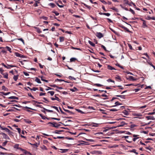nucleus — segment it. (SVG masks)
I'll use <instances>...</instances> for the list:
<instances>
[{
    "label": "nucleus",
    "mask_w": 155,
    "mask_h": 155,
    "mask_svg": "<svg viewBox=\"0 0 155 155\" xmlns=\"http://www.w3.org/2000/svg\"><path fill=\"white\" fill-rule=\"evenodd\" d=\"M14 148H17L18 149L22 151L23 150V149H22V148H19V144H15L14 146Z\"/></svg>",
    "instance_id": "11"
},
{
    "label": "nucleus",
    "mask_w": 155,
    "mask_h": 155,
    "mask_svg": "<svg viewBox=\"0 0 155 155\" xmlns=\"http://www.w3.org/2000/svg\"><path fill=\"white\" fill-rule=\"evenodd\" d=\"M0 93L3 94V95H7L8 94H9L10 93V92H8L7 93H5L3 92H1Z\"/></svg>",
    "instance_id": "31"
},
{
    "label": "nucleus",
    "mask_w": 155,
    "mask_h": 155,
    "mask_svg": "<svg viewBox=\"0 0 155 155\" xmlns=\"http://www.w3.org/2000/svg\"><path fill=\"white\" fill-rule=\"evenodd\" d=\"M111 9L117 12H118L119 11L118 9L115 7H113Z\"/></svg>",
    "instance_id": "29"
},
{
    "label": "nucleus",
    "mask_w": 155,
    "mask_h": 155,
    "mask_svg": "<svg viewBox=\"0 0 155 155\" xmlns=\"http://www.w3.org/2000/svg\"><path fill=\"white\" fill-rule=\"evenodd\" d=\"M89 43L93 47H94L95 46V45L93 43L92 41H88Z\"/></svg>",
    "instance_id": "27"
},
{
    "label": "nucleus",
    "mask_w": 155,
    "mask_h": 155,
    "mask_svg": "<svg viewBox=\"0 0 155 155\" xmlns=\"http://www.w3.org/2000/svg\"><path fill=\"white\" fill-rule=\"evenodd\" d=\"M129 11L131 12L134 15L135 14V13L134 11L131 8H130Z\"/></svg>",
    "instance_id": "52"
},
{
    "label": "nucleus",
    "mask_w": 155,
    "mask_h": 155,
    "mask_svg": "<svg viewBox=\"0 0 155 155\" xmlns=\"http://www.w3.org/2000/svg\"><path fill=\"white\" fill-rule=\"evenodd\" d=\"M101 47L103 48V49H104L105 51H107V50L106 49V47L104 46L103 45H101Z\"/></svg>",
    "instance_id": "53"
},
{
    "label": "nucleus",
    "mask_w": 155,
    "mask_h": 155,
    "mask_svg": "<svg viewBox=\"0 0 155 155\" xmlns=\"http://www.w3.org/2000/svg\"><path fill=\"white\" fill-rule=\"evenodd\" d=\"M107 81L108 82H113V83H114V81L111 79H108L107 80Z\"/></svg>",
    "instance_id": "62"
},
{
    "label": "nucleus",
    "mask_w": 155,
    "mask_h": 155,
    "mask_svg": "<svg viewBox=\"0 0 155 155\" xmlns=\"http://www.w3.org/2000/svg\"><path fill=\"white\" fill-rule=\"evenodd\" d=\"M55 81H59V82H61L63 81H64V80H62V79H56L55 80Z\"/></svg>",
    "instance_id": "46"
},
{
    "label": "nucleus",
    "mask_w": 155,
    "mask_h": 155,
    "mask_svg": "<svg viewBox=\"0 0 155 155\" xmlns=\"http://www.w3.org/2000/svg\"><path fill=\"white\" fill-rule=\"evenodd\" d=\"M24 120L25 122L27 123L30 124L31 123V121L28 119H25Z\"/></svg>",
    "instance_id": "15"
},
{
    "label": "nucleus",
    "mask_w": 155,
    "mask_h": 155,
    "mask_svg": "<svg viewBox=\"0 0 155 155\" xmlns=\"http://www.w3.org/2000/svg\"><path fill=\"white\" fill-rule=\"evenodd\" d=\"M8 135H9V136H10L11 137V136H13V135H12V134L13 133V132L10 131V132H8Z\"/></svg>",
    "instance_id": "57"
},
{
    "label": "nucleus",
    "mask_w": 155,
    "mask_h": 155,
    "mask_svg": "<svg viewBox=\"0 0 155 155\" xmlns=\"http://www.w3.org/2000/svg\"><path fill=\"white\" fill-rule=\"evenodd\" d=\"M130 152L134 153L137 154H138V153L136 152V150L135 149H134L130 151Z\"/></svg>",
    "instance_id": "37"
},
{
    "label": "nucleus",
    "mask_w": 155,
    "mask_h": 155,
    "mask_svg": "<svg viewBox=\"0 0 155 155\" xmlns=\"http://www.w3.org/2000/svg\"><path fill=\"white\" fill-rule=\"evenodd\" d=\"M82 4H83L84 6H85L86 7L89 9V10L91 9V7L90 6L86 5V4H85L84 3H82Z\"/></svg>",
    "instance_id": "28"
},
{
    "label": "nucleus",
    "mask_w": 155,
    "mask_h": 155,
    "mask_svg": "<svg viewBox=\"0 0 155 155\" xmlns=\"http://www.w3.org/2000/svg\"><path fill=\"white\" fill-rule=\"evenodd\" d=\"M115 104V105L113 106V107H115L117 105H121L122 104L121 103H120L118 101L116 102Z\"/></svg>",
    "instance_id": "23"
},
{
    "label": "nucleus",
    "mask_w": 155,
    "mask_h": 155,
    "mask_svg": "<svg viewBox=\"0 0 155 155\" xmlns=\"http://www.w3.org/2000/svg\"><path fill=\"white\" fill-rule=\"evenodd\" d=\"M18 75H15L13 77V79L14 80L16 81L18 79Z\"/></svg>",
    "instance_id": "30"
},
{
    "label": "nucleus",
    "mask_w": 155,
    "mask_h": 155,
    "mask_svg": "<svg viewBox=\"0 0 155 155\" xmlns=\"http://www.w3.org/2000/svg\"><path fill=\"white\" fill-rule=\"evenodd\" d=\"M35 81L37 82L38 83L41 84V82L40 81V80L37 77H36L35 80Z\"/></svg>",
    "instance_id": "16"
},
{
    "label": "nucleus",
    "mask_w": 155,
    "mask_h": 155,
    "mask_svg": "<svg viewBox=\"0 0 155 155\" xmlns=\"http://www.w3.org/2000/svg\"><path fill=\"white\" fill-rule=\"evenodd\" d=\"M119 87V89H124V87H122L121 86H120V85H118V86H113V87Z\"/></svg>",
    "instance_id": "38"
},
{
    "label": "nucleus",
    "mask_w": 155,
    "mask_h": 155,
    "mask_svg": "<svg viewBox=\"0 0 155 155\" xmlns=\"http://www.w3.org/2000/svg\"><path fill=\"white\" fill-rule=\"evenodd\" d=\"M132 139H130L129 138H128V140H126V141L128 143H131L132 142Z\"/></svg>",
    "instance_id": "47"
},
{
    "label": "nucleus",
    "mask_w": 155,
    "mask_h": 155,
    "mask_svg": "<svg viewBox=\"0 0 155 155\" xmlns=\"http://www.w3.org/2000/svg\"><path fill=\"white\" fill-rule=\"evenodd\" d=\"M68 78L70 79V80H76V79L75 78H74V77H72L71 76H69V77H68Z\"/></svg>",
    "instance_id": "40"
},
{
    "label": "nucleus",
    "mask_w": 155,
    "mask_h": 155,
    "mask_svg": "<svg viewBox=\"0 0 155 155\" xmlns=\"http://www.w3.org/2000/svg\"><path fill=\"white\" fill-rule=\"evenodd\" d=\"M2 90H4L5 91H6L7 90V88L5 87L4 86H3L2 87Z\"/></svg>",
    "instance_id": "48"
},
{
    "label": "nucleus",
    "mask_w": 155,
    "mask_h": 155,
    "mask_svg": "<svg viewBox=\"0 0 155 155\" xmlns=\"http://www.w3.org/2000/svg\"><path fill=\"white\" fill-rule=\"evenodd\" d=\"M126 124L124 122H122L120 123V127H122L125 124Z\"/></svg>",
    "instance_id": "49"
},
{
    "label": "nucleus",
    "mask_w": 155,
    "mask_h": 155,
    "mask_svg": "<svg viewBox=\"0 0 155 155\" xmlns=\"http://www.w3.org/2000/svg\"><path fill=\"white\" fill-rule=\"evenodd\" d=\"M40 147L43 150H47V147H46L44 145H43L42 146H41Z\"/></svg>",
    "instance_id": "24"
},
{
    "label": "nucleus",
    "mask_w": 155,
    "mask_h": 155,
    "mask_svg": "<svg viewBox=\"0 0 155 155\" xmlns=\"http://www.w3.org/2000/svg\"><path fill=\"white\" fill-rule=\"evenodd\" d=\"M107 68L110 70H116L114 68L112 67L110 65H108L107 66Z\"/></svg>",
    "instance_id": "14"
},
{
    "label": "nucleus",
    "mask_w": 155,
    "mask_h": 155,
    "mask_svg": "<svg viewBox=\"0 0 155 155\" xmlns=\"http://www.w3.org/2000/svg\"><path fill=\"white\" fill-rule=\"evenodd\" d=\"M48 93H50L51 96H53L54 94V92L53 91H49L48 92Z\"/></svg>",
    "instance_id": "43"
},
{
    "label": "nucleus",
    "mask_w": 155,
    "mask_h": 155,
    "mask_svg": "<svg viewBox=\"0 0 155 155\" xmlns=\"http://www.w3.org/2000/svg\"><path fill=\"white\" fill-rule=\"evenodd\" d=\"M76 110L79 112L81 113V114H83L84 112L81 110L79 109H76Z\"/></svg>",
    "instance_id": "60"
},
{
    "label": "nucleus",
    "mask_w": 155,
    "mask_h": 155,
    "mask_svg": "<svg viewBox=\"0 0 155 155\" xmlns=\"http://www.w3.org/2000/svg\"><path fill=\"white\" fill-rule=\"evenodd\" d=\"M33 105L36 106L37 107H38L40 108H42L45 110L46 111H47L48 112H51V113L54 112L52 110H48V109L45 108L44 107H43L41 105H35V104H33Z\"/></svg>",
    "instance_id": "1"
},
{
    "label": "nucleus",
    "mask_w": 155,
    "mask_h": 155,
    "mask_svg": "<svg viewBox=\"0 0 155 155\" xmlns=\"http://www.w3.org/2000/svg\"><path fill=\"white\" fill-rule=\"evenodd\" d=\"M1 134L2 135L3 137L6 139L10 140L9 137L5 134L2 133Z\"/></svg>",
    "instance_id": "4"
},
{
    "label": "nucleus",
    "mask_w": 155,
    "mask_h": 155,
    "mask_svg": "<svg viewBox=\"0 0 155 155\" xmlns=\"http://www.w3.org/2000/svg\"><path fill=\"white\" fill-rule=\"evenodd\" d=\"M115 78L116 80H118V81H121V79L120 77L119 76H117L115 77Z\"/></svg>",
    "instance_id": "21"
},
{
    "label": "nucleus",
    "mask_w": 155,
    "mask_h": 155,
    "mask_svg": "<svg viewBox=\"0 0 155 155\" xmlns=\"http://www.w3.org/2000/svg\"><path fill=\"white\" fill-rule=\"evenodd\" d=\"M8 111H15V110H14V107H12L11 109H9Z\"/></svg>",
    "instance_id": "55"
},
{
    "label": "nucleus",
    "mask_w": 155,
    "mask_h": 155,
    "mask_svg": "<svg viewBox=\"0 0 155 155\" xmlns=\"http://www.w3.org/2000/svg\"><path fill=\"white\" fill-rule=\"evenodd\" d=\"M125 4H129V1L127 0H124Z\"/></svg>",
    "instance_id": "64"
},
{
    "label": "nucleus",
    "mask_w": 155,
    "mask_h": 155,
    "mask_svg": "<svg viewBox=\"0 0 155 155\" xmlns=\"http://www.w3.org/2000/svg\"><path fill=\"white\" fill-rule=\"evenodd\" d=\"M110 110L111 111L115 112V111H117L118 110L117 109H116L114 108V109H111Z\"/></svg>",
    "instance_id": "58"
},
{
    "label": "nucleus",
    "mask_w": 155,
    "mask_h": 155,
    "mask_svg": "<svg viewBox=\"0 0 155 155\" xmlns=\"http://www.w3.org/2000/svg\"><path fill=\"white\" fill-rule=\"evenodd\" d=\"M127 79L130 81H135L137 80L136 79L134 78V77L132 76H129L127 78Z\"/></svg>",
    "instance_id": "6"
},
{
    "label": "nucleus",
    "mask_w": 155,
    "mask_h": 155,
    "mask_svg": "<svg viewBox=\"0 0 155 155\" xmlns=\"http://www.w3.org/2000/svg\"><path fill=\"white\" fill-rule=\"evenodd\" d=\"M141 20L143 21V27L144 28L145 27H147V25L146 24V21L145 20H143V19L141 18Z\"/></svg>",
    "instance_id": "7"
},
{
    "label": "nucleus",
    "mask_w": 155,
    "mask_h": 155,
    "mask_svg": "<svg viewBox=\"0 0 155 155\" xmlns=\"http://www.w3.org/2000/svg\"><path fill=\"white\" fill-rule=\"evenodd\" d=\"M146 118L147 119V120H155V118H154V117L153 116H147L146 117Z\"/></svg>",
    "instance_id": "8"
},
{
    "label": "nucleus",
    "mask_w": 155,
    "mask_h": 155,
    "mask_svg": "<svg viewBox=\"0 0 155 155\" xmlns=\"http://www.w3.org/2000/svg\"><path fill=\"white\" fill-rule=\"evenodd\" d=\"M49 5L51 6L52 8H54L56 7V5L53 3H50L49 4Z\"/></svg>",
    "instance_id": "20"
},
{
    "label": "nucleus",
    "mask_w": 155,
    "mask_h": 155,
    "mask_svg": "<svg viewBox=\"0 0 155 155\" xmlns=\"http://www.w3.org/2000/svg\"><path fill=\"white\" fill-rule=\"evenodd\" d=\"M138 136H139L138 135L135 134H134L133 135V137H134L133 139V140L134 141H135L137 139L139 138L138 137H137Z\"/></svg>",
    "instance_id": "10"
},
{
    "label": "nucleus",
    "mask_w": 155,
    "mask_h": 155,
    "mask_svg": "<svg viewBox=\"0 0 155 155\" xmlns=\"http://www.w3.org/2000/svg\"><path fill=\"white\" fill-rule=\"evenodd\" d=\"M101 2L103 3V4H107V3L106 2H105L104 0H99Z\"/></svg>",
    "instance_id": "59"
},
{
    "label": "nucleus",
    "mask_w": 155,
    "mask_h": 155,
    "mask_svg": "<svg viewBox=\"0 0 155 155\" xmlns=\"http://www.w3.org/2000/svg\"><path fill=\"white\" fill-rule=\"evenodd\" d=\"M2 65L5 68L7 69H10V67H8L7 66H6L5 64L4 63H2Z\"/></svg>",
    "instance_id": "42"
},
{
    "label": "nucleus",
    "mask_w": 155,
    "mask_h": 155,
    "mask_svg": "<svg viewBox=\"0 0 155 155\" xmlns=\"http://www.w3.org/2000/svg\"><path fill=\"white\" fill-rule=\"evenodd\" d=\"M43 99L46 101L45 102L46 103H48L49 102V101H48L46 98L44 97ZM43 101L44 102V101Z\"/></svg>",
    "instance_id": "63"
},
{
    "label": "nucleus",
    "mask_w": 155,
    "mask_h": 155,
    "mask_svg": "<svg viewBox=\"0 0 155 155\" xmlns=\"http://www.w3.org/2000/svg\"><path fill=\"white\" fill-rule=\"evenodd\" d=\"M6 48L7 49V50L9 51L10 53H12L11 51V48L8 46H6Z\"/></svg>",
    "instance_id": "33"
},
{
    "label": "nucleus",
    "mask_w": 155,
    "mask_h": 155,
    "mask_svg": "<svg viewBox=\"0 0 155 155\" xmlns=\"http://www.w3.org/2000/svg\"><path fill=\"white\" fill-rule=\"evenodd\" d=\"M55 100H57L58 101H60L61 100L59 98L56 96L55 95Z\"/></svg>",
    "instance_id": "61"
},
{
    "label": "nucleus",
    "mask_w": 155,
    "mask_h": 155,
    "mask_svg": "<svg viewBox=\"0 0 155 155\" xmlns=\"http://www.w3.org/2000/svg\"><path fill=\"white\" fill-rule=\"evenodd\" d=\"M63 110H64L66 112H67L69 113H70V114H74V113H73L72 112L68 110H66V109H65L64 108H63Z\"/></svg>",
    "instance_id": "18"
},
{
    "label": "nucleus",
    "mask_w": 155,
    "mask_h": 155,
    "mask_svg": "<svg viewBox=\"0 0 155 155\" xmlns=\"http://www.w3.org/2000/svg\"><path fill=\"white\" fill-rule=\"evenodd\" d=\"M117 97H120L123 99H125V95H117L116 96Z\"/></svg>",
    "instance_id": "19"
},
{
    "label": "nucleus",
    "mask_w": 155,
    "mask_h": 155,
    "mask_svg": "<svg viewBox=\"0 0 155 155\" xmlns=\"http://www.w3.org/2000/svg\"><path fill=\"white\" fill-rule=\"evenodd\" d=\"M51 107L55 109V110H56L58 112H59V111L58 110V108L57 107L54 106H51Z\"/></svg>",
    "instance_id": "44"
},
{
    "label": "nucleus",
    "mask_w": 155,
    "mask_h": 155,
    "mask_svg": "<svg viewBox=\"0 0 155 155\" xmlns=\"http://www.w3.org/2000/svg\"><path fill=\"white\" fill-rule=\"evenodd\" d=\"M15 55H16L17 57H19L22 58H25V56L17 52H15Z\"/></svg>",
    "instance_id": "3"
},
{
    "label": "nucleus",
    "mask_w": 155,
    "mask_h": 155,
    "mask_svg": "<svg viewBox=\"0 0 155 155\" xmlns=\"http://www.w3.org/2000/svg\"><path fill=\"white\" fill-rule=\"evenodd\" d=\"M94 85L99 87H101L102 86V85L99 84H94Z\"/></svg>",
    "instance_id": "54"
},
{
    "label": "nucleus",
    "mask_w": 155,
    "mask_h": 155,
    "mask_svg": "<svg viewBox=\"0 0 155 155\" xmlns=\"http://www.w3.org/2000/svg\"><path fill=\"white\" fill-rule=\"evenodd\" d=\"M121 28H123V29H124V30H125V31H126L127 32H130L129 29L128 28H127L125 27L124 26H122Z\"/></svg>",
    "instance_id": "17"
},
{
    "label": "nucleus",
    "mask_w": 155,
    "mask_h": 155,
    "mask_svg": "<svg viewBox=\"0 0 155 155\" xmlns=\"http://www.w3.org/2000/svg\"><path fill=\"white\" fill-rule=\"evenodd\" d=\"M60 41V42H63L64 41V37H59Z\"/></svg>",
    "instance_id": "25"
},
{
    "label": "nucleus",
    "mask_w": 155,
    "mask_h": 155,
    "mask_svg": "<svg viewBox=\"0 0 155 155\" xmlns=\"http://www.w3.org/2000/svg\"><path fill=\"white\" fill-rule=\"evenodd\" d=\"M36 31L38 33H40L41 32V31L40 30V29L36 27Z\"/></svg>",
    "instance_id": "34"
},
{
    "label": "nucleus",
    "mask_w": 155,
    "mask_h": 155,
    "mask_svg": "<svg viewBox=\"0 0 155 155\" xmlns=\"http://www.w3.org/2000/svg\"><path fill=\"white\" fill-rule=\"evenodd\" d=\"M48 124H52V126L55 127H58L60 126V124H58L56 122L52 123L49 122L48 123Z\"/></svg>",
    "instance_id": "2"
},
{
    "label": "nucleus",
    "mask_w": 155,
    "mask_h": 155,
    "mask_svg": "<svg viewBox=\"0 0 155 155\" xmlns=\"http://www.w3.org/2000/svg\"><path fill=\"white\" fill-rule=\"evenodd\" d=\"M70 90L73 92H74L78 91V90L76 87H74L73 88L70 89Z\"/></svg>",
    "instance_id": "9"
},
{
    "label": "nucleus",
    "mask_w": 155,
    "mask_h": 155,
    "mask_svg": "<svg viewBox=\"0 0 155 155\" xmlns=\"http://www.w3.org/2000/svg\"><path fill=\"white\" fill-rule=\"evenodd\" d=\"M40 117H41L42 119L43 120H45L46 119V117H45V116H43L42 114H40Z\"/></svg>",
    "instance_id": "36"
},
{
    "label": "nucleus",
    "mask_w": 155,
    "mask_h": 155,
    "mask_svg": "<svg viewBox=\"0 0 155 155\" xmlns=\"http://www.w3.org/2000/svg\"><path fill=\"white\" fill-rule=\"evenodd\" d=\"M5 78H8V74L7 73H4L2 74Z\"/></svg>",
    "instance_id": "13"
},
{
    "label": "nucleus",
    "mask_w": 155,
    "mask_h": 155,
    "mask_svg": "<svg viewBox=\"0 0 155 155\" xmlns=\"http://www.w3.org/2000/svg\"><path fill=\"white\" fill-rule=\"evenodd\" d=\"M116 65L118 67H119L120 68H121V69H123L124 68L123 66H121L119 64H118V63H117V64H116Z\"/></svg>",
    "instance_id": "41"
},
{
    "label": "nucleus",
    "mask_w": 155,
    "mask_h": 155,
    "mask_svg": "<svg viewBox=\"0 0 155 155\" xmlns=\"http://www.w3.org/2000/svg\"><path fill=\"white\" fill-rule=\"evenodd\" d=\"M96 35L99 38H100L103 37V34L101 32H97Z\"/></svg>",
    "instance_id": "5"
},
{
    "label": "nucleus",
    "mask_w": 155,
    "mask_h": 155,
    "mask_svg": "<svg viewBox=\"0 0 155 155\" xmlns=\"http://www.w3.org/2000/svg\"><path fill=\"white\" fill-rule=\"evenodd\" d=\"M110 30L113 32H114L115 34L116 35H117L118 34V32L116 31L113 29L111 28H110Z\"/></svg>",
    "instance_id": "32"
},
{
    "label": "nucleus",
    "mask_w": 155,
    "mask_h": 155,
    "mask_svg": "<svg viewBox=\"0 0 155 155\" xmlns=\"http://www.w3.org/2000/svg\"><path fill=\"white\" fill-rule=\"evenodd\" d=\"M8 141H5V142L3 143L2 144V146H5L6 145L7 143H8Z\"/></svg>",
    "instance_id": "45"
},
{
    "label": "nucleus",
    "mask_w": 155,
    "mask_h": 155,
    "mask_svg": "<svg viewBox=\"0 0 155 155\" xmlns=\"http://www.w3.org/2000/svg\"><path fill=\"white\" fill-rule=\"evenodd\" d=\"M52 12L54 13L56 16H58L59 15V13L55 11H52Z\"/></svg>",
    "instance_id": "39"
},
{
    "label": "nucleus",
    "mask_w": 155,
    "mask_h": 155,
    "mask_svg": "<svg viewBox=\"0 0 155 155\" xmlns=\"http://www.w3.org/2000/svg\"><path fill=\"white\" fill-rule=\"evenodd\" d=\"M77 60V59L76 58H72L70 59V61L71 62H74Z\"/></svg>",
    "instance_id": "22"
},
{
    "label": "nucleus",
    "mask_w": 155,
    "mask_h": 155,
    "mask_svg": "<svg viewBox=\"0 0 155 155\" xmlns=\"http://www.w3.org/2000/svg\"><path fill=\"white\" fill-rule=\"evenodd\" d=\"M122 113L125 115H128L129 114V113L128 111H127L126 110H125L124 111H123Z\"/></svg>",
    "instance_id": "26"
},
{
    "label": "nucleus",
    "mask_w": 155,
    "mask_h": 155,
    "mask_svg": "<svg viewBox=\"0 0 155 155\" xmlns=\"http://www.w3.org/2000/svg\"><path fill=\"white\" fill-rule=\"evenodd\" d=\"M8 98L9 99H15L16 100H18V98L16 96H11L8 97Z\"/></svg>",
    "instance_id": "12"
},
{
    "label": "nucleus",
    "mask_w": 155,
    "mask_h": 155,
    "mask_svg": "<svg viewBox=\"0 0 155 155\" xmlns=\"http://www.w3.org/2000/svg\"><path fill=\"white\" fill-rule=\"evenodd\" d=\"M59 109H60V111L61 112V114H64V115L66 114V113H65L64 112H63L62 110L61 109L60 107H59Z\"/></svg>",
    "instance_id": "51"
},
{
    "label": "nucleus",
    "mask_w": 155,
    "mask_h": 155,
    "mask_svg": "<svg viewBox=\"0 0 155 155\" xmlns=\"http://www.w3.org/2000/svg\"><path fill=\"white\" fill-rule=\"evenodd\" d=\"M30 144L32 145H34V146H35L36 147H38V143H35L34 144H32L31 143H30Z\"/></svg>",
    "instance_id": "56"
},
{
    "label": "nucleus",
    "mask_w": 155,
    "mask_h": 155,
    "mask_svg": "<svg viewBox=\"0 0 155 155\" xmlns=\"http://www.w3.org/2000/svg\"><path fill=\"white\" fill-rule=\"evenodd\" d=\"M28 96L31 97L33 99H35V98L34 97L32 96V95L31 94V93H28Z\"/></svg>",
    "instance_id": "50"
},
{
    "label": "nucleus",
    "mask_w": 155,
    "mask_h": 155,
    "mask_svg": "<svg viewBox=\"0 0 155 155\" xmlns=\"http://www.w3.org/2000/svg\"><path fill=\"white\" fill-rule=\"evenodd\" d=\"M60 150H62V151L61 152V153L66 152L68 150V149H60Z\"/></svg>",
    "instance_id": "35"
}]
</instances>
